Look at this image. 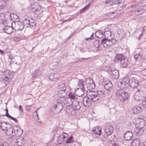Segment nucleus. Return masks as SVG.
<instances>
[{
  "label": "nucleus",
  "mask_w": 146,
  "mask_h": 146,
  "mask_svg": "<svg viewBox=\"0 0 146 146\" xmlns=\"http://www.w3.org/2000/svg\"><path fill=\"white\" fill-rule=\"evenodd\" d=\"M4 75L5 77L3 79V80L5 84H7L8 82L11 80L12 77L10 75L9 70H6L4 72Z\"/></svg>",
  "instance_id": "9d476101"
},
{
  "label": "nucleus",
  "mask_w": 146,
  "mask_h": 146,
  "mask_svg": "<svg viewBox=\"0 0 146 146\" xmlns=\"http://www.w3.org/2000/svg\"><path fill=\"white\" fill-rule=\"evenodd\" d=\"M112 146H120L119 145L114 143L112 145Z\"/></svg>",
  "instance_id": "774afa93"
},
{
  "label": "nucleus",
  "mask_w": 146,
  "mask_h": 146,
  "mask_svg": "<svg viewBox=\"0 0 146 146\" xmlns=\"http://www.w3.org/2000/svg\"><path fill=\"white\" fill-rule=\"evenodd\" d=\"M31 105H27L25 109L26 110L28 111H29L31 109L30 107L31 106Z\"/></svg>",
  "instance_id": "052dcab7"
},
{
  "label": "nucleus",
  "mask_w": 146,
  "mask_h": 146,
  "mask_svg": "<svg viewBox=\"0 0 146 146\" xmlns=\"http://www.w3.org/2000/svg\"><path fill=\"white\" fill-rule=\"evenodd\" d=\"M142 105L143 107L146 108V99L142 101Z\"/></svg>",
  "instance_id": "5fc2aeb1"
},
{
  "label": "nucleus",
  "mask_w": 146,
  "mask_h": 146,
  "mask_svg": "<svg viewBox=\"0 0 146 146\" xmlns=\"http://www.w3.org/2000/svg\"><path fill=\"white\" fill-rule=\"evenodd\" d=\"M133 113L135 114L140 113L142 112V108L141 107L136 106L132 108Z\"/></svg>",
  "instance_id": "412c9836"
},
{
  "label": "nucleus",
  "mask_w": 146,
  "mask_h": 146,
  "mask_svg": "<svg viewBox=\"0 0 146 146\" xmlns=\"http://www.w3.org/2000/svg\"><path fill=\"white\" fill-rule=\"evenodd\" d=\"M19 110L20 111L23 112V108L21 105H20L19 106Z\"/></svg>",
  "instance_id": "e2e57ef3"
},
{
  "label": "nucleus",
  "mask_w": 146,
  "mask_h": 146,
  "mask_svg": "<svg viewBox=\"0 0 146 146\" xmlns=\"http://www.w3.org/2000/svg\"><path fill=\"white\" fill-rule=\"evenodd\" d=\"M145 120L143 119L137 118L136 121L135 127L137 128H143L145 125Z\"/></svg>",
  "instance_id": "6e6552de"
},
{
  "label": "nucleus",
  "mask_w": 146,
  "mask_h": 146,
  "mask_svg": "<svg viewBox=\"0 0 146 146\" xmlns=\"http://www.w3.org/2000/svg\"><path fill=\"white\" fill-rule=\"evenodd\" d=\"M67 99V98L64 100V103L65 104L66 106H71L72 105V103H73V101H71V103L70 104V102L67 101L66 100Z\"/></svg>",
  "instance_id": "58836bf2"
},
{
  "label": "nucleus",
  "mask_w": 146,
  "mask_h": 146,
  "mask_svg": "<svg viewBox=\"0 0 146 146\" xmlns=\"http://www.w3.org/2000/svg\"><path fill=\"white\" fill-rule=\"evenodd\" d=\"M71 20V19L69 18L67 20H64L63 19H61L60 21H62V23H64L67 21H70Z\"/></svg>",
  "instance_id": "603ef678"
},
{
  "label": "nucleus",
  "mask_w": 146,
  "mask_h": 146,
  "mask_svg": "<svg viewBox=\"0 0 146 146\" xmlns=\"http://www.w3.org/2000/svg\"><path fill=\"white\" fill-rule=\"evenodd\" d=\"M142 146H146V138L145 139V141L143 143Z\"/></svg>",
  "instance_id": "338daca9"
},
{
  "label": "nucleus",
  "mask_w": 146,
  "mask_h": 146,
  "mask_svg": "<svg viewBox=\"0 0 146 146\" xmlns=\"http://www.w3.org/2000/svg\"><path fill=\"white\" fill-rule=\"evenodd\" d=\"M113 127L111 125H108L105 127L104 130L106 135L109 136L113 133Z\"/></svg>",
  "instance_id": "ddd939ff"
},
{
  "label": "nucleus",
  "mask_w": 146,
  "mask_h": 146,
  "mask_svg": "<svg viewBox=\"0 0 146 146\" xmlns=\"http://www.w3.org/2000/svg\"><path fill=\"white\" fill-rule=\"evenodd\" d=\"M52 108L54 110V112L56 113H58L61 111L63 108V106L60 100L54 102L52 106Z\"/></svg>",
  "instance_id": "39448f33"
},
{
  "label": "nucleus",
  "mask_w": 146,
  "mask_h": 146,
  "mask_svg": "<svg viewBox=\"0 0 146 146\" xmlns=\"http://www.w3.org/2000/svg\"><path fill=\"white\" fill-rule=\"evenodd\" d=\"M104 87L105 89L109 92L107 93L108 95L110 94V93L113 90V85L111 82L110 81L107 82L105 81V84L104 85Z\"/></svg>",
  "instance_id": "9b49d317"
},
{
  "label": "nucleus",
  "mask_w": 146,
  "mask_h": 146,
  "mask_svg": "<svg viewBox=\"0 0 146 146\" xmlns=\"http://www.w3.org/2000/svg\"><path fill=\"white\" fill-rule=\"evenodd\" d=\"M121 85L126 90L128 89L130 87L129 82L121 84Z\"/></svg>",
  "instance_id": "f704fd0d"
},
{
  "label": "nucleus",
  "mask_w": 146,
  "mask_h": 146,
  "mask_svg": "<svg viewBox=\"0 0 146 146\" xmlns=\"http://www.w3.org/2000/svg\"><path fill=\"white\" fill-rule=\"evenodd\" d=\"M93 45L96 48H98L100 46V42L99 40H96L93 43Z\"/></svg>",
  "instance_id": "72a5a7b5"
},
{
  "label": "nucleus",
  "mask_w": 146,
  "mask_h": 146,
  "mask_svg": "<svg viewBox=\"0 0 146 146\" xmlns=\"http://www.w3.org/2000/svg\"><path fill=\"white\" fill-rule=\"evenodd\" d=\"M60 75L59 74L52 73L49 76V78L52 81H56L59 77Z\"/></svg>",
  "instance_id": "6ab92c4d"
},
{
  "label": "nucleus",
  "mask_w": 146,
  "mask_h": 146,
  "mask_svg": "<svg viewBox=\"0 0 146 146\" xmlns=\"http://www.w3.org/2000/svg\"><path fill=\"white\" fill-rule=\"evenodd\" d=\"M69 98H67L66 100L70 103H71V101H75L76 99V97L72 93H70L68 94Z\"/></svg>",
  "instance_id": "a878e982"
},
{
  "label": "nucleus",
  "mask_w": 146,
  "mask_h": 146,
  "mask_svg": "<svg viewBox=\"0 0 146 146\" xmlns=\"http://www.w3.org/2000/svg\"><path fill=\"white\" fill-rule=\"evenodd\" d=\"M116 95L122 102L127 100L129 97L128 93L125 92L122 89H119L117 90L116 92Z\"/></svg>",
  "instance_id": "7ed1b4c3"
},
{
  "label": "nucleus",
  "mask_w": 146,
  "mask_h": 146,
  "mask_svg": "<svg viewBox=\"0 0 146 146\" xmlns=\"http://www.w3.org/2000/svg\"><path fill=\"white\" fill-rule=\"evenodd\" d=\"M23 25L24 24H25V25L28 24V25H29V20L28 19H24L23 21Z\"/></svg>",
  "instance_id": "a18cd8bd"
},
{
  "label": "nucleus",
  "mask_w": 146,
  "mask_h": 146,
  "mask_svg": "<svg viewBox=\"0 0 146 146\" xmlns=\"http://www.w3.org/2000/svg\"><path fill=\"white\" fill-rule=\"evenodd\" d=\"M140 141L138 138L133 139L131 143V146H140Z\"/></svg>",
  "instance_id": "bb28decb"
},
{
  "label": "nucleus",
  "mask_w": 146,
  "mask_h": 146,
  "mask_svg": "<svg viewBox=\"0 0 146 146\" xmlns=\"http://www.w3.org/2000/svg\"><path fill=\"white\" fill-rule=\"evenodd\" d=\"M5 110L6 111V114H5V115L7 117H8L10 115L8 113V110L7 108H6L5 109Z\"/></svg>",
  "instance_id": "bf43d9fd"
},
{
  "label": "nucleus",
  "mask_w": 146,
  "mask_h": 146,
  "mask_svg": "<svg viewBox=\"0 0 146 146\" xmlns=\"http://www.w3.org/2000/svg\"><path fill=\"white\" fill-rule=\"evenodd\" d=\"M84 80L83 79H79L78 82V86L79 87L80 90L82 91L81 94L78 96L80 97L83 95L84 94V91L85 90V86L84 84Z\"/></svg>",
  "instance_id": "1a4fd4ad"
},
{
  "label": "nucleus",
  "mask_w": 146,
  "mask_h": 146,
  "mask_svg": "<svg viewBox=\"0 0 146 146\" xmlns=\"http://www.w3.org/2000/svg\"><path fill=\"white\" fill-rule=\"evenodd\" d=\"M115 138V136L114 135H112L111 137H109L108 138V139L109 141H113Z\"/></svg>",
  "instance_id": "8fccbe9b"
},
{
  "label": "nucleus",
  "mask_w": 146,
  "mask_h": 146,
  "mask_svg": "<svg viewBox=\"0 0 146 146\" xmlns=\"http://www.w3.org/2000/svg\"><path fill=\"white\" fill-rule=\"evenodd\" d=\"M113 0H109L106 1L105 3L107 6H110L113 5Z\"/></svg>",
  "instance_id": "e433bc0d"
},
{
  "label": "nucleus",
  "mask_w": 146,
  "mask_h": 146,
  "mask_svg": "<svg viewBox=\"0 0 146 146\" xmlns=\"http://www.w3.org/2000/svg\"><path fill=\"white\" fill-rule=\"evenodd\" d=\"M0 146H9V145L8 143L4 142L0 145Z\"/></svg>",
  "instance_id": "864d4df0"
},
{
  "label": "nucleus",
  "mask_w": 146,
  "mask_h": 146,
  "mask_svg": "<svg viewBox=\"0 0 146 146\" xmlns=\"http://www.w3.org/2000/svg\"><path fill=\"white\" fill-rule=\"evenodd\" d=\"M95 35L96 37H97L98 38H101L103 36V32L102 30H100L99 31H96L95 33Z\"/></svg>",
  "instance_id": "c85d7f7f"
},
{
  "label": "nucleus",
  "mask_w": 146,
  "mask_h": 146,
  "mask_svg": "<svg viewBox=\"0 0 146 146\" xmlns=\"http://www.w3.org/2000/svg\"><path fill=\"white\" fill-rule=\"evenodd\" d=\"M128 80L126 78H124L123 79V81L121 82V84L129 82H128Z\"/></svg>",
  "instance_id": "49530a36"
},
{
  "label": "nucleus",
  "mask_w": 146,
  "mask_h": 146,
  "mask_svg": "<svg viewBox=\"0 0 146 146\" xmlns=\"http://www.w3.org/2000/svg\"><path fill=\"white\" fill-rule=\"evenodd\" d=\"M90 5V3H88V5L82 9L80 11V13H83L86 10L88 9Z\"/></svg>",
  "instance_id": "ea45409f"
},
{
  "label": "nucleus",
  "mask_w": 146,
  "mask_h": 146,
  "mask_svg": "<svg viewBox=\"0 0 146 146\" xmlns=\"http://www.w3.org/2000/svg\"><path fill=\"white\" fill-rule=\"evenodd\" d=\"M13 29L14 28L12 27L5 26L3 27V30L5 33L10 34L12 32Z\"/></svg>",
  "instance_id": "aec40b11"
},
{
  "label": "nucleus",
  "mask_w": 146,
  "mask_h": 146,
  "mask_svg": "<svg viewBox=\"0 0 146 146\" xmlns=\"http://www.w3.org/2000/svg\"><path fill=\"white\" fill-rule=\"evenodd\" d=\"M67 134L65 133H62L57 137V141L60 144L64 143L65 141V138Z\"/></svg>",
  "instance_id": "f8f14e48"
},
{
  "label": "nucleus",
  "mask_w": 146,
  "mask_h": 146,
  "mask_svg": "<svg viewBox=\"0 0 146 146\" xmlns=\"http://www.w3.org/2000/svg\"><path fill=\"white\" fill-rule=\"evenodd\" d=\"M35 23L34 22V21L32 19H31L30 20H29V25L32 27H33L35 26Z\"/></svg>",
  "instance_id": "a19ab883"
},
{
  "label": "nucleus",
  "mask_w": 146,
  "mask_h": 146,
  "mask_svg": "<svg viewBox=\"0 0 146 146\" xmlns=\"http://www.w3.org/2000/svg\"><path fill=\"white\" fill-rule=\"evenodd\" d=\"M110 71L111 72V76L113 78L115 79H118L119 75V72L117 70H114L110 68Z\"/></svg>",
  "instance_id": "dca6fc26"
},
{
  "label": "nucleus",
  "mask_w": 146,
  "mask_h": 146,
  "mask_svg": "<svg viewBox=\"0 0 146 146\" xmlns=\"http://www.w3.org/2000/svg\"><path fill=\"white\" fill-rule=\"evenodd\" d=\"M41 74V72L38 70H36L35 72V73L32 74V78L33 79L36 78V77Z\"/></svg>",
  "instance_id": "c756f323"
},
{
  "label": "nucleus",
  "mask_w": 146,
  "mask_h": 146,
  "mask_svg": "<svg viewBox=\"0 0 146 146\" xmlns=\"http://www.w3.org/2000/svg\"><path fill=\"white\" fill-rule=\"evenodd\" d=\"M134 58L136 61H139L142 58V55H140L139 54H136L134 55Z\"/></svg>",
  "instance_id": "473e14b6"
},
{
  "label": "nucleus",
  "mask_w": 146,
  "mask_h": 146,
  "mask_svg": "<svg viewBox=\"0 0 146 146\" xmlns=\"http://www.w3.org/2000/svg\"><path fill=\"white\" fill-rule=\"evenodd\" d=\"M72 105L73 108L75 110H79L81 108V106L80 105L79 102L76 100L73 101Z\"/></svg>",
  "instance_id": "393cba45"
},
{
  "label": "nucleus",
  "mask_w": 146,
  "mask_h": 146,
  "mask_svg": "<svg viewBox=\"0 0 146 146\" xmlns=\"http://www.w3.org/2000/svg\"><path fill=\"white\" fill-rule=\"evenodd\" d=\"M12 131V134L17 137L21 135L23 133V130L17 126H14L13 127Z\"/></svg>",
  "instance_id": "0eeeda50"
},
{
  "label": "nucleus",
  "mask_w": 146,
  "mask_h": 146,
  "mask_svg": "<svg viewBox=\"0 0 146 146\" xmlns=\"http://www.w3.org/2000/svg\"><path fill=\"white\" fill-rule=\"evenodd\" d=\"M124 56L122 54H119L116 55L115 58H114V61L115 62H117L123 58H124Z\"/></svg>",
  "instance_id": "cd10ccee"
},
{
  "label": "nucleus",
  "mask_w": 146,
  "mask_h": 146,
  "mask_svg": "<svg viewBox=\"0 0 146 146\" xmlns=\"http://www.w3.org/2000/svg\"><path fill=\"white\" fill-rule=\"evenodd\" d=\"M65 86V84L64 81H62L60 82L58 85V88H63Z\"/></svg>",
  "instance_id": "4c0bfd02"
},
{
  "label": "nucleus",
  "mask_w": 146,
  "mask_h": 146,
  "mask_svg": "<svg viewBox=\"0 0 146 146\" xmlns=\"http://www.w3.org/2000/svg\"><path fill=\"white\" fill-rule=\"evenodd\" d=\"M89 97L85 96L82 99V102L85 107L89 106L91 105V101L95 102L98 100L100 101L104 96L103 92L101 91L95 92L91 91L89 92Z\"/></svg>",
  "instance_id": "f257e3e1"
},
{
  "label": "nucleus",
  "mask_w": 146,
  "mask_h": 146,
  "mask_svg": "<svg viewBox=\"0 0 146 146\" xmlns=\"http://www.w3.org/2000/svg\"><path fill=\"white\" fill-rule=\"evenodd\" d=\"M116 42V40L114 39H110L104 38L101 40V44H103L105 48H108Z\"/></svg>",
  "instance_id": "20e7f679"
},
{
  "label": "nucleus",
  "mask_w": 146,
  "mask_h": 146,
  "mask_svg": "<svg viewBox=\"0 0 146 146\" xmlns=\"http://www.w3.org/2000/svg\"><path fill=\"white\" fill-rule=\"evenodd\" d=\"M72 137H70L68 139H67V140L65 141L67 143H71L72 141Z\"/></svg>",
  "instance_id": "c03bdc74"
},
{
  "label": "nucleus",
  "mask_w": 146,
  "mask_h": 146,
  "mask_svg": "<svg viewBox=\"0 0 146 146\" xmlns=\"http://www.w3.org/2000/svg\"><path fill=\"white\" fill-rule=\"evenodd\" d=\"M120 62L123 67H126L129 63L128 59L126 57H124L120 60Z\"/></svg>",
  "instance_id": "4be33fe9"
},
{
  "label": "nucleus",
  "mask_w": 146,
  "mask_h": 146,
  "mask_svg": "<svg viewBox=\"0 0 146 146\" xmlns=\"http://www.w3.org/2000/svg\"><path fill=\"white\" fill-rule=\"evenodd\" d=\"M93 132L96 134H97L98 135H100L101 134V131L100 130H98V133L97 132V131H96L95 130L93 129Z\"/></svg>",
  "instance_id": "4d7b16f0"
},
{
  "label": "nucleus",
  "mask_w": 146,
  "mask_h": 146,
  "mask_svg": "<svg viewBox=\"0 0 146 146\" xmlns=\"http://www.w3.org/2000/svg\"><path fill=\"white\" fill-rule=\"evenodd\" d=\"M138 5H139L138 4L136 3L135 4L131 5V6L130 7H131L132 8H134V7H137V6Z\"/></svg>",
  "instance_id": "0e129e2a"
},
{
  "label": "nucleus",
  "mask_w": 146,
  "mask_h": 146,
  "mask_svg": "<svg viewBox=\"0 0 146 146\" xmlns=\"http://www.w3.org/2000/svg\"><path fill=\"white\" fill-rule=\"evenodd\" d=\"M94 35V33H92V35L90 37L88 38H85V39L86 40H91L93 39V37Z\"/></svg>",
  "instance_id": "13d9d810"
},
{
  "label": "nucleus",
  "mask_w": 146,
  "mask_h": 146,
  "mask_svg": "<svg viewBox=\"0 0 146 146\" xmlns=\"http://www.w3.org/2000/svg\"><path fill=\"white\" fill-rule=\"evenodd\" d=\"M66 111L68 114H70L72 113V108L70 106H66Z\"/></svg>",
  "instance_id": "7c9ffc66"
},
{
  "label": "nucleus",
  "mask_w": 146,
  "mask_h": 146,
  "mask_svg": "<svg viewBox=\"0 0 146 146\" xmlns=\"http://www.w3.org/2000/svg\"><path fill=\"white\" fill-rule=\"evenodd\" d=\"M0 128L7 135H10L12 133L13 127L11 124L7 122L4 121L0 122Z\"/></svg>",
  "instance_id": "f03ea898"
},
{
  "label": "nucleus",
  "mask_w": 146,
  "mask_h": 146,
  "mask_svg": "<svg viewBox=\"0 0 146 146\" xmlns=\"http://www.w3.org/2000/svg\"><path fill=\"white\" fill-rule=\"evenodd\" d=\"M117 33L119 36H123L125 35V33H124V31L123 29H119L117 31Z\"/></svg>",
  "instance_id": "c9c22d12"
},
{
  "label": "nucleus",
  "mask_w": 146,
  "mask_h": 146,
  "mask_svg": "<svg viewBox=\"0 0 146 146\" xmlns=\"http://www.w3.org/2000/svg\"><path fill=\"white\" fill-rule=\"evenodd\" d=\"M15 27L16 29L15 30H22L24 27V25L22 22L19 21H16L15 23Z\"/></svg>",
  "instance_id": "a211bd4d"
},
{
  "label": "nucleus",
  "mask_w": 146,
  "mask_h": 146,
  "mask_svg": "<svg viewBox=\"0 0 146 146\" xmlns=\"http://www.w3.org/2000/svg\"><path fill=\"white\" fill-rule=\"evenodd\" d=\"M113 1H113V5L117 4L120 3V2H119V1L118 0H113Z\"/></svg>",
  "instance_id": "680f3d73"
},
{
  "label": "nucleus",
  "mask_w": 146,
  "mask_h": 146,
  "mask_svg": "<svg viewBox=\"0 0 146 146\" xmlns=\"http://www.w3.org/2000/svg\"><path fill=\"white\" fill-rule=\"evenodd\" d=\"M32 11L36 15L39 14L41 11V7L38 6L34 5L32 9Z\"/></svg>",
  "instance_id": "b1692460"
},
{
  "label": "nucleus",
  "mask_w": 146,
  "mask_h": 146,
  "mask_svg": "<svg viewBox=\"0 0 146 146\" xmlns=\"http://www.w3.org/2000/svg\"><path fill=\"white\" fill-rule=\"evenodd\" d=\"M141 91V90L139 89L135 92L134 95V98L136 101H140L141 100V97L140 94V92Z\"/></svg>",
  "instance_id": "5701e85b"
},
{
  "label": "nucleus",
  "mask_w": 146,
  "mask_h": 146,
  "mask_svg": "<svg viewBox=\"0 0 146 146\" xmlns=\"http://www.w3.org/2000/svg\"><path fill=\"white\" fill-rule=\"evenodd\" d=\"M146 11V5H144L139 7L137 11H135V13L137 12L138 13H136V14H141L145 12Z\"/></svg>",
  "instance_id": "f3484780"
},
{
  "label": "nucleus",
  "mask_w": 146,
  "mask_h": 146,
  "mask_svg": "<svg viewBox=\"0 0 146 146\" xmlns=\"http://www.w3.org/2000/svg\"><path fill=\"white\" fill-rule=\"evenodd\" d=\"M108 15H109L111 19H113L115 16V13L114 12L109 13Z\"/></svg>",
  "instance_id": "37998d69"
},
{
  "label": "nucleus",
  "mask_w": 146,
  "mask_h": 146,
  "mask_svg": "<svg viewBox=\"0 0 146 146\" xmlns=\"http://www.w3.org/2000/svg\"><path fill=\"white\" fill-rule=\"evenodd\" d=\"M0 20L3 21H5L6 20V18L4 14L0 13Z\"/></svg>",
  "instance_id": "79ce46f5"
},
{
  "label": "nucleus",
  "mask_w": 146,
  "mask_h": 146,
  "mask_svg": "<svg viewBox=\"0 0 146 146\" xmlns=\"http://www.w3.org/2000/svg\"><path fill=\"white\" fill-rule=\"evenodd\" d=\"M85 83L87 85H88L87 87H90L92 88H95V84L94 83L93 80L90 78H86L85 81Z\"/></svg>",
  "instance_id": "2eb2a0df"
},
{
  "label": "nucleus",
  "mask_w": 146,
  "mask_h": 146,
  "mask_svg": "<svg viewBox=\"0 0 146 146\" xmlns=\"http://www.w3.org/2000/svg\"><path fill=\"white\" fill-rule=\"evenodd\" d=\"M104 34L106 36L107 35H108L107 37H108L109 36H111V32L110 31H107V32H105L104 33Z\"/></svg>",
  "instance_id": "3c124183"
},
{
  "label": "nucleus",
  "mask_w": 146,
  "mask_h": 146,
  "mask_svg": "<svg viewBox=\"0 0 146 146\" xmlns=\"http://www.w3.org/2000/svg\"><path fill=\"white\" fill-rule=\"evenodd\" d=\"M47 146H54V145L51 142H49L47 145Z\"/></svg>",
  "instance_id": "69168bd1"
},
{
  "label": "nucleus",
  "mask_w": 146,
  "mask_h": 146,
  "mask_svg": "<svg viewBox=\"0 0 146 146\" xmlns=\"http://www.w3.org/2000/svg\"><path fill=\"white\" fill-rule=\"evenodd\" d=\"M133 137V134L132 132L129 131H127L124 134L123 138L126 141H129L131 140Z\"/></svg>",
  "instance_id": "4468645a"
},
{
  "label": "nucleus",
  "mask_w": 146,
  "mask_h": 146,
  "mask_svg": "<svg viewBox=\"0 0 146 146\" xmlns=\"http://www.w3.org/2000/svg\"><path fill=\"white\" fill-rule=\"evenodd\" d=\"M103 17L105 19L108 20L111 19L109 16V15H108V13L104 15Z\"/></svg>",
  "instance_id": "09e8293b"
},
{
  "label": "nucleus",
  "mask_w": 146,
  "mask_h": 146,
  "mask_svg": "<svg viewBox=\"0 0 146 146\" xmlns=\"http://www.w3.org/2000/svg\"><path fill=\"white\" fill-rule=\"evenodd\" d=\"M8 118L11 119L13 120L16 123L18 122V120L16 119L15 118L11 116V115H10Z\"/></svg>",
  "instance_id": "6e6d98bb"
},
{
  "label": "nucleus",
  "mask_w": 146,
  "mask_h": 146,
  "mask_svg": "<svg viewBox=\"0 0 146 146\" xmlns=\"http://www.w3.org/2000/svg\"><path fill=\"white\" fill-rule=\"evenodd\" d=\"M72 146H80L79 143L75 141L72 143Z\"/></svg>",
  "instance_id": "de8ad7c7"
},
{
  "label": "nucleus",
  "mask_w": 146,
  "mask_h": 146,
  "mask_svg": "<svg viewBox=\"0 0 146 146\" xmlns=\"http://www.w3.org/2000/svg\"><path fill=\"white\" fill-rule=\"evenodd\" d=\"M128 82L129 83L130 87L133 88H137L139 84L138 80L134 77L129 79Z\"/></svg>",
  "instance_id": "423d86ee"
},
{
  "label": "nucleus",
  "mask_w": 146,
  "mask_h": 146,
  "mask_svg": "<svg viewBox=\"0 0 146 146\" xmlns=\"http://www.w3.org/2000/svg\"><path fill=\"white\" fill-rule=\"evenodd\" d=\"M139 130L137 133V135L138 136H140L144 133V130L143 128H139Z\"/></svg>",
  "instance_id": "2f4dec72"
}]
</instances>
